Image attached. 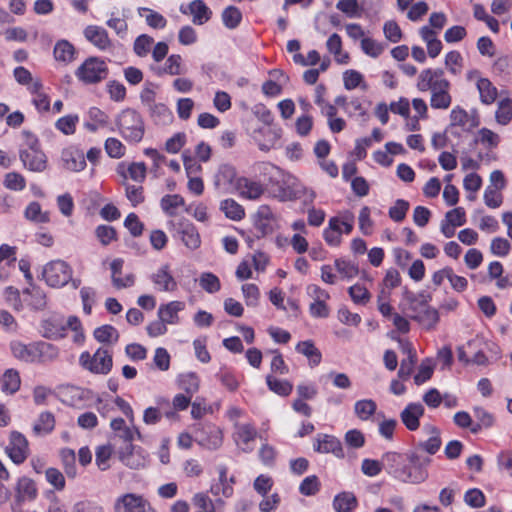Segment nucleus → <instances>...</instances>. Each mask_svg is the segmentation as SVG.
I'll return each mask as SVG.
<instances>
[{"mask_svg": "<svg viewBox=\"0 0 512 512\" xmlns=\"http://www.w3.org/2000/svg\"><path fill=\"white\" fill-rule=\"evenodd\" d=\"M424 415V407L420 403H409L400 413V418L405 427L410 431L419 428L420 418Z\"/></svg>", "mask_w": 512, "mask_h": 512, "instance_id": "28", "label": "nucleus"}, {"mask_svg": "<svg viewBox=\"0 0 512 512\" xmlns=\"http://www.w3.org/2000/svg\"><path fill=\"white\" fill-rule=\"evenodd\" d=\"M68 318L58 314H50L40 322L39 332L42 337L49 340H60L66 337Z\"/></svg>", "mask_w": 512, "mask_h": 512, "instance_id": "13", "label": "nucleus"}, {"mask_svg": "<svg viewBox=\"0 0 512 512\" xmlns=\"http://www.w3.org/2000/svg\"><path fill=\"white\" fill-rule=\"evenodd\" d=\"M79 363L85 370L94 374H108L113 366L112 355L107 349L98 348L94 354L84 351L80 354Z\"/></svg>", "mask_w": 512, "mask_h": 512, "instance_id": "8", "label": "nucleus"}, {"mask_svg": "<svg viewBox=\"0 0 512 512\" xmlns=\"http://www.w3.org/2000/svg\"><path fill=\"white\" fill-rule=\"evenodd\" d=\"M243 299L248 307H257L260 301L261 293L256 284L246 283L241 287Z\"/></svg>", "mask_w": 512, "mask_h": 512, "instance_id": "64", "label": "nucleus"}, {"mask_svg": "<svg viewBox=\"0 0 512 512\" xmlns=\"http://www.w3.org/2000/svg\"><path fill=\"white\" fill-rule=\"evenodd\" d=\"M9 348L17 360L25 363H37L36 341L26 344L20 340H13L10 342Z\"/></svg>", "mask_w": 512, "mask_h": 512, "instance_id": "24", "label": "nucleus"}, {"mask_svg": "<svg viewBox=\"0 0 512 512\" xmlns=\"http://www.w3.org/2000/svg\"><path fill=\"white\" fill-rule=\"evenodd\" d=\"M149 279L156 291L172 293L178 289V282L168 263L161 264L157 267L156 270L151 273Z\"/></svg>", "mask_w": 512, "mask_h": 512, "instance_id": "15", "label": "nucleus"}, {"mask_svg": "<svg viewBox=\"0 0 512 512\" xmlns=\"http://www.w3.org/2000/svg\"><path fill=\"white\" fill-rule=\"evenodd\" d=\"M495 118L501 125H507L511 121L512 100L510 98H503L498 102Z\"/></svg>", "mask_w": 512, "mask_h": 512, "instance_id": "63", "label": "nucleus"}, {"mask_svg": "<svg viewBox=\"0 0 512 512\" xmlns=\"http://www.w3.org/2000/svg\"><path fill=\"white\" fill-rule=\"evenodd\" d=\"M173 237L178 238L190 250H196L201 245L200 234L193 223L186 219L170 220L167 223Z\"/></svg>", "mask_w": 512, "mask_h": 512, "instance_id": "10", "label": "nucleus"}, {"mask_svg": "<svg viewBox=\"0 0 512 512\" xmlns=\"http://www.w3.org/2000/svg\"><path fill=\"white\" fill-rule=\"evenodd\" d=\"M106 25L112 29L115 34L121 39L126 38L128 34V24L126 21V16L123 13L122 17L116 15L114 12L110 14V17L106 21Z\"/></svg>", "mask_w": 512, "mask_h": 512, "instance_id": "58", "label": "nucleus"}, {"mask_svg": "<svg viewBox=\"0 0 512 512\" xmlns=\"http://www.w3.org/2000/svg\"><path fill=\"white\" fill-rule=\"evenodd\" d=\"M24 143L19 150L23 166L33 172H43L47 167V157L41 149L38 138L30 132H24Z\"/></svg>", "mask_w": 512, "mask_h": 512, "instance_id": "5", "label": "nucleus"}, {"mask_svg": "<svg viewBox=\"0 0 512 512\" xmlns=\"http://www.w3.org/2000/svg\"><path fill=\"white\" fill-rule=\"evenodd\" d=\"M3 296L5 302L16 312H21L25 309V304L23 301V290L19 291L13 286H8L4 289Z\"/></svg>", "mask_w": 512, "mask_h": 512, "instance_id": "54", "label": "nucleus"}, {"mask_svg": "<svg viewBox=\"0 0 512 512\" xmlns=\"http://www.w3.org/2000/svg\"><path fill=\"white\" fill-rule=\"evenodd\" d=\"M355 217L349 210L341 211L331 217L327 227L323 230V238L331 247H337L342 242V235H349L354 228Z\"/></svg>", "mask_w": 512, "mask_h": 512, "instance_id": "6", "label": "nucleus"}, {"mask_svg": "<svg viewBox=\"0 0 512 512\" xmlns=\"http://www.w3.org/2000/svg\"><path fill=\"white\" fill-rule=\"evenodd\" d=\"M313 448L318 453H331L337 458L344 457L341 441L333 435L318 434L314 438Z\"/></svg>", "mask_w": 512, "mask_h": 512, "instance_id": "20", "label": "nucleus"}, {"mask_svg": "<svg viewBox=\"0 0 512 512\" xmlns=\"http://www.w3.org/2000/svg\"><path fill=\"white\" fill-rule=\"evenodd\" d=\"M75 75L85 84L99 83L108 76V66L98 57H89L77 68Z\"/></svg>", "mask_w": 512, "mask_h": 512, "instance_id": "9", "label": "nucleus"}, {"mask_svg": "<svg viewBox=\"0 0 512 512\" xmlns=\"http://www.w3.org/2000/svg\"><path fill=\"white\" fill-rule=\"evenodd\" d=\"M16 82L27 88L29 92H37L38 89H42V83L40 79L33 78L31 72L23 66H18L13 71Z\"/></svg>", "mask_w": 512, "mask_h": 512, "instance_id": "32", "label": "nucleus"}, {"mask_svg": "<svg viewBox=\"0 0 512 512\" xmlns=\"http://www.w3.org/2000/svg\"><path fill=\"white\" fill-rule=\"evenodd\" d=\"M55 427L54 415L50 412H42L33 425V430L37 435H47Z\"/></svg>", "mask_w": 512, "mask_h": 512, "instance_id": "53", "label": "nucleus"}, {"mask_svg": "<svg viewBox=\"0 0 512 512\" xmlns=\"http://www.w3.org/2000/svg\"><path fill=\"white\" fill-rule=\"evenodd\" d=\"M327 50L333 54L334 59L339 64H347L349 62V54L342 50V40L337 33L330 35L326 42Z\"/></svg>", "mask_w": 512, "mask_h": 512, "instance_id": "40", "label": "nucleus"}, {"mask_svg": "<svg viewBox=\"0 0 512 512\" xmlns=\"http://www.w3.org/2000/svg\"><path fill=\"white\" fill-rule=\"evenodd\" d=\"M348 293L352 301L357 305H365L371 299V294L368 288L360 282H357L349 287Z\"/></svg>", "mask_w": 512, "mask_h": 512, "instance_id": "60", "label": "nucleus"}, {"mask_svg": "<svg viewBox=\"0 0 512 512\" xmlns=\"http://www.w3.org/2000/svg\"><path fill=\"white\" fill-rule=\"evenodd\" d=\"M228 469L224 465L218 467V480L219 482L211 486V493L215 496L222 495L225 498H230L233 495L234 477L228 478Z\"/></svg>", "mask_w": 512, "mask_h": 512, "instance_id": "29", "label": "nucleus"}, {"mask_svg": "<svg viewBox=\"0 0 512 512\" xmlns=\"http://www.w3.org/2000/svg\"><path fill=\"white\" fill-rule=\"evenodd\" d=\"M334 267L342 279L351 280L360 274L359 266L345 258L336 259Z\"/></svg>", "mask_w": 512, "mask_h": 512, "instance_id": "44", "label": "nucleus"}, {"mask_svg": "<svg viewBox=\"0 0 512 512\" xmlns=\"http://www.w3.org/2000/svg\"><path fill=\"white\" fill-rule=\"evenodd\" d=\"M362 52L371 58H378L385 51V44L372 37L366 36L360 42Z\"/></svg>", "mask_w": 512, "mask_h": 512, "instance_id": "52", "label": "nucleus"}, {"mask_svg": "<svg viewBox=\"0 0 512 512\" xmlns=\"http://www.w3.org/2000/svg\"><path fill=\"white\" fill-rule=\"evenodd\" d=\"M180 11L183 14H190L192 16V22L196 25H203L208 22L211 18L212 11L204 3L203 0H193L187 8L183 5L180 7Z\"/></svg>", "mask_w": 512, "mask_h": 512, "instance_id": "27", "label": "nucleus"}, {"mask_svg": "<svg viewBox=\"0 0 512 512\" xmlns=\"http://www.w3.org/2000/svg\"><path fill=\"white\" fill-rule=\"evenodd\" d=\"M116 173L121 178L122 184H128V180L143 183L147 175V167L144 162H119Z\"/></svg>", "mask_w": 512, "mask_h": 512, "instance_id": "16", "label": "nucleus"}, {"mask_svg": "<svg viewBox=\"0 0 512 512\" xmlns=\"http://www.w3.org/2000/svg\"><path fill=\"white\" fill-rule=\"evenodd\" d=\"M36 494L37 489L35 483L31 479L27 477L19 479L17 483V495L20 500H32L36 497Z\"/></svg>", "mask_w": 512, "mask_h": 512, "instance_id": "59", "label": "nucleus"}, {"mask_svg": "<svg viewBox=\"0 0 512 512\" xmlns=\"http://www.w3.org/2000/svg\"><path fill=\"white\" fill-rule=\"evenodd\" d=\"M37 363H49L58 359L60 355L59 348L49 342L36 341Z\"/></svg>", "mask_w": 512, "mask_h": 512, "instance_id": "37", "label": "nucleus"}, {"mask_svg": "<svg viewBox=\"0 0 512 512\" xmlns=\"http://www.w3.org/2000/svg\"><path fill=\"white\" fill-rule=\"evenodd\" d=\"M451 126L460 127L463 131H469L477 126V121L460 106H456L450 113Z\"/></svg>", "mask_w": 512, "mask_h": 512, "instance_id": "31", "label": "nucleus"}, {"mask_svg": "<svg viewBox=\"0 0 512 512\" xmlns=\"http://www.w3.org/2000/svg\"><path fill=\"white\" fill-rule=\"evenodd\" d=\"M114 512H157L150 502L138 493L127 492L117 496L113 503Z\"/></svg>", "mask_w": 512, "mask_h": 512, "instance_id": "11", "label": "nucleus"}, {"mask_svg": "<svg viewBox=\"0 0 512 512\" xmlns=\"http://www.w3.org/2000/svg\"><path fill=\"white\" fill-rule=\"evenodd\" d=\"M423 432L427 434L428 438L426 440L420 441L418 445L422 450L433 455L440 449L441 446L440 433L434 426L431 425L424 426Z\"/></svg>", "mask_w": 512, "mask_h": 512, "instance_id": "35", "label": "nucleus"}, {"mask_svg": "<svg viewBox=\"0 0 512 512\" xmlns=\"http://www.w3.org/2000/svg\"><path fill=\"white\" fill-rule=\"evenodd\" d=\"M233 439L237 447L243 452H251L257 432L255 427L250 423L234 424Z\"/></svg>", "mask_w": 512, "mask_h": 512, "instance_id": "18", "label": "nucleus"}, {"mask_svg": "<svg viewBox=\"0 0 512 512\" xmlns=\"http://www.w3.org/2000/svg\"><path fill=\"white\" fill-rule=\"evenodd\" d=\"M195 441L206 449L217 450L223 443V432L214 424H200L195 427Z\"/></svg>", "mask_w": 512, "mask_h": 512, "instance_id": "14", "label": "nucleus"}, {"mask_svg": "<svg viewBox=\"0 0 512 512\" xmlns=\"http://www.w3.org/2000/svg\"><path fill=\"white\" fill-rule=\"evenodd\" d=\"M23 301L25 309L32 311H41L47 306L46 293L40 287L34 285L23 289Z\"/></svg>", "mask_w": 512, "mask_h": 512, "instance_id": "25", "label": "nucleus"}, {"mask_svg": "<svg viewBox=\"0 0 512 512\" xmlns=\"http://www.w3.org/2000/svg\"><path fill=\"white\" fill-rule=\"evenodd\" d=\"M83 33L86 40L101 51L110 50L113 46L108 32L101 26L89 25Z\"/></svg>", "mask_w": 512, "mask_h": 512, "instance_id": "22", "label": "nucleus"}, {"mask_svg": "<svg viewBox=\"0 0 512 512\" xmlns=\"http://www.w3.org/2000/svg\"><path fill=\"white\" fill-rule=\"evenodd\" d=\"M177 385L186 394L193 396L200 388V379L195 372L181 373L177 377Z\"/></svg>", "mask_w": 512, "mask_h": 512, "instance_id": "39", "label": "nucleus"}, {"mask_svg": "<svg viewBox=\"0 0 512 512\" xmlns=\"http://www.w3.org/2000/svg\"><path fill=\"white\" fill-rule=\"evenodd\" d=\"M235 192L243 198L256 200L263 194L264 187L259 181L247 177H239Z\"/></svg>", "mask_w": 512, "mask_h": 512, "instance_id": "30", "label": "nucleus"}, {"mask_svg": "<svg viewBox=\"0 0 512 512\" xmlns=\"http://www.w3.org/2000/svg\"><path fill=\"white\" fill-rule=\"evenodd\" d=\"M149 110L152 119L158 125H168L174 119L172 111L163 103H152Z\"/></svg>", "mask_w": 512, "mask_h": 512, "instance_id": "43", "label": "nucleus"}, {"mask_svg": "<svg viewBox=\"0 0 512 512\" xmlns=\"http://www.w3.org/2000/svg\"><path fill=\"white\" fill-rule=\"evenodd\" d=\"M137 13L145 19L146 24L153 29H164L167 19L159 12L147 7H139Z\"/></svg>", "mask_w": 512, "mask_h": 512, "instance_id": "41", "label": "nucleus"}, {"mask_svg": "<svg viewBox=\"0 0 512 512\" xmlns=\"http://www.w3.org/2000/svg\"><path fill=\"white\" fill-rule=\"evenodd\" d=\"M253 171L256 175L267 182L274 181L281 174V170L276 165L267 161L255 163L253 165Z\"/></svg>", "mask_w": 512, "mask_h": 512, "instance_id": "47", "label": "nucleus"}, {"mask_svg": "<svg viewBox=\"0 0 512 512\" xmlns=\"http://www.w3.org/2000/svg\"><path fill=\"white\" fill-rule=\"evenodd\" d=\"M430 300L431 296L425 291L406 292L404 295L405 309L410 313V317L425 330L435 329L440 319L437 309L429 305Z\"/></svg>", "mask_w": 512, "mask_h": 512, "instance_id": "3", "label": "nucleus"}, {"mask_svg": "<svg viewBox=\"0 0 512 512\" xmlns=\"http://www.w3.org/2000/svg\"><path fill=\"white\" fill-rule=\"evenodd\" d=\"M93 335L100 343L114 344L119 339V333L112 325H102L96 328Z\"/></svg>", "mask_w": 512, "mask_h": 512, "instance_id": "57", "label": "nucleus"}, {"mask_svg": "<svg viewBox=\"0 0 512 512\" xmlns=\"http://www.w3.org/2000/svg\"><path fill=\"white\" fill-rule=\"evenodd\" d=\"M273 220V213L268 206H261L255 218V227L263 234L272 231L271 221Z\"/></svg>", "mask_w": 512, "mask_h": 512, "instance_id": "55", "label": "nucleus"}, {"mask_svg": "<svg viewBox=\"0 0 512 512\" xmlns=\"http://www.w3.org/2000/svg\"><path fill=\"white\" fill-rule=\"evenodd\" d=\"M73 276L72 267L64 260L49 261L42 268V279L52 288H62L67 285Z\"/></svg>", "mask_w": 512, "mask_h": 512, "instance_id": "7", "label": "nucleus"}, {"mask_svg": "<svg viewBox=\"0 0 512 512\" xmlns=\"http://www.w3.org/2000/svg\"><path fill=\"white\" fill-rule=\"evenodd\" d=\"M127 449H130V451L120 455V460L124 465L132 469H140L146 466L147 458L140 448H135L128 444Z\"/></svg>", "mask_w": 512, "mask_h": 512, "instance_id": "33", "label": "nucleus"}, {"mask_svg": "<svg viewBox=\"0 0 512 512\" xmlns=\"http://www.w3.org/2000/svg\"><path fill=\"white\" fill-rule=\"evenodd\" d=\"M376 410L377 404L372 399H361L354 404V413L362 421L369 420Z\"/></svg>", "mask_w": 512, "mask_h": 512, "instance_id": "51", "label": "nucleus"}, {"mask_svg": "<svg viewBox=\"0 0 512 512\" xmlns=\"http://www.w3.org/2000/svg\"><path fill=\"white\" fill-rule=\"evenodd\" d=\"M429 459L420 462L415 453L408 455L387 452L382 456L383 468L394 479L403 483L420 484L428 478L426 465Z\"/></svg>", "mask_w": 512, "mask_h": 512, "instance_id": "1", "label": "nucleus"}, {"mask_svg": "<svg viewBox=\"0 0 512 512\" xmlns=\"http://www.w3.org/2000/svg\"><path fill=\"white\" fill-rule=\"evenodd\" d=\"M110 427L120 438L129 443L134 439L135 434L139 435L134 423L127 425L122 418L113 419Z\"/></svg>", "mask_w": 512, "mask_h": 512, "instance_id": "45", "label": "nucleus"}, {"mask_svg": "<svg viewBox=\"0 0 512 512\" xmlns=\"http://www.w3.org/2000/svg\"><path fill=\"white\" fill-rule=\"evenodd\" d=\"M219 208L228 219L233 221H240L245 216V210L242 205L231 198L221 201Z\"/></svg>", "mask_w": 512, "mask_h": 512, "instance_id": "46", "label": "nucleus"}, {"mask_svg": "<svg viewBox=\"0 0 512 512\" xmlns=\"http://www.w3.org/2000/svg\"><path fill=\"white\" fill-rule=\"evenodd\" d=\"M75 47L67 40H60L55 44V60L63 64H68L75 59Z\"/></svg>", "mask_w": 512, "mask_h": 512, "instance_id": "42", "label": "nucleus"}, {"mask_svg": "<svg viewBox=\"0 0 512 512\" xmlns=\"http://www.w3.org/2000/svg\"><path fill=\"white\" fill-rule=\"evenodd\" d=\"M160 205L165 214L174 216L185 206V201L179 194H168L162 197Z\"/></svg>", "mask_w": 512, "mask_h": 512, "instance_id": "49", "label": "nucleus"}, {"mask_svg": "<svg viewBox=\"0 0 512 512\" xmlns=\"http://www.w3.org/2000/svg\"><path fill=\"white\" fill-rule=\"evenodd\" d=\"M224 26L228 29H235L242 21V13L235 6L226 7L221 15Z\"/></svg>", "mask_w": 512, "mask_h": 512, "instance_id": "62", "label": "nucleus"}, {"mask_svg": "<svg viewBox=\"0 0 512 512\" xmlns=\"http://www.w3.org/2000/svg\"><path fill=\"white\" fill-rule=\"evenodd\" d=\"M108 115L97 107H90L87 111V119L84 122V127L90 131L95 132L103 128L108 123Z\"/></svg>", "mask_w": 512, "mask_h": 512, "instance_id": "34", "label": "nucleus"}, {"mask_svg": "<svg viewBox=\"0 0 512 512\" xmlns=\"http://www.w3.org/2000/svg\"><path fill=\"white\" fill-rule=\"evenodd\" d=\"M266 384L269 390L283 397L290 395L293 390V385L288 380L278 379L272 375L266 376Z\"/></svg>", "mask_w": 512, "mask_h": 512, "instance_id": "56", "label": "nucleus"}, {"mask_svg": "<svg viewBox=\"0 0 512 512\" xmlns=\"http://www.w3.org/2000/svg\"><path fill=\"white\" fill-rule=\"evenodd\" d=\"M61 162L65 169L72 172L83 171L86 167L83 151L74 145H70L62 150Z\"/></svg>", "mask_w": 512, "mask_h": 512, "instance_id": "19", "label": "nucleus"}, {"mask_svg": "<svg viewBox=\"0 0 512 512\" xmlns=\"http://www.w3.org/2000/svg\"><path fill=\"white\" fill-rule=\"evenodd\" d=\"M21 384L19 372L15 369H7L1 378V387L7 394L16 393Z\"/></svg>", "mask_w": 512, "mask_h": 512, "instance_id": "50", "label": "nucleus"}, {"mask_svg": "<svg viewBox=\"0 0 512 512\" xmlns=\"http://www.w3.org/2000/svg\"><path fill=\"white\" fill-rule=\"evenodd\" d=\"M295 350L308 359L309 365L311 367L319 365L322 360L321 352L318 348H316L311 340L299 342L296 345Z\"/></svg>", "mask_w": 512, "mask_h": 512, "instance_id": "38", "label": "nucleus"}, {"mask_svg": "<svg viewBox=\"0 0 512 512\" xmlns=\"http://www.w3.org/2000/svg\"><path fill=\"white\" fill-rule=\"evenodd\" d=\"M6 452L15 464L23 463L28 456V442L26 438L19 432H12Z\"/></svg>", "mask_w": 512, "mask_h": 512, "instance_id": "21", "label": "nucleus"}, {"mask_svg": "<svg viewBox=\"0 0 512 512\" xmlns=\"http://www.w3.org/2000/svg\"><path fill=\"white\" fill-rule=\"evenodd\" d=\"M185 309L183 301L174 300L165 304H161L158 308V318L166 323V325H177L180 323L179 313Z\"/></svg>", "mask_w": 512, "mask_h": 512, "instance_id": "26", "label": "nucleus"}, {"mask_svg": "<svg viewBox=\"0 0 512 512\" xmlns=\"http://www.w3.org/2000/svg\"><path fill=\"white\" fill-rule=\"evenodd\" d=\"M416 86L421 92L431 91L432 108L445 110L451 105L450 82L445 78L443 70L432 68L422 70Z\"/></svg>", "mask_w": 512, "mask_h": 512, "instance_id": "2", "label": "nucleus"}, {"mask_svg": "<svg viewBox=\"0 0 512 512\" xmlns=\"http://www.w3.org/2000/svg\"><path fill=\"white\" fill-rule=\"evenodd\" d=\"M124 260L116 258L110 263L111 281L115 288L123 289L132 287L135 283V275L131 272L123 273Z\"/></svg>", "mask_w": 512, "mask_h": 512, "instance_id": "23", "label": "nucleus"}, {"mask_svg": "<svg viewBox=\"0 0 512 512\" xmlns=\"http://www.w3.org/2000/svg\"><path fill=\"white\" fill-rule=\"evenodd\" d=\"M78 123L79 116L77 114H69L59 118L55 123V128L64 135H73Z\"/></svg>", "mask_w": 512, "mask_h": 512, "instance_id": "61", "label": "nucleus"}, {"mask_svg": "<svg viewBox=\"0 0 512 512\" xmlns=\"http://www.w3.org/2000/svg\"><path fill=\"white\" fill-rule=\"evenodd\" d=\"M356 506V497L351 492H342L334 497L333 508L336 512H352Z\"/></svg>", "mask_w": 512, "mask_h": 512, "instance_id": "48", "label": "nucleus"}, {"mask_svg": "<svg viewBox=\"0 0 512 512\" xmlns=\"http://www.w3.org/2000/svg\"><path fill=\"white\" fill-rule=\"evenodd\" d=\"M282 137V129L279 126L271 124L255 128L251 133V138L258 146L259 150L268 152L278 147Z\"/></svg>", "mask_w": 512, "mask_h": 512, "instance_id": "12", "label": "nucleus"}, {"mask_svg": "<svg viewBox=\"0 0 512 512\" xmlns=\"http://www.w3.org/2000/svg\"><path fill=\"white\" fill-rule=\"evenodd\" d=\"M214 185L221 193H234L238 185L235 168L228 164L221 165L215 175Z\"/></svg>", "mask_w": 512, "mask_h": 512, "instance_id": "17", "label": "nucleus"}, {"mask_svg": "<svg viewBox=\"0 0 512 512\" xmlns=\"http://www.w3.org/2000/svg\"><path fill=\"white\" fill-rule=\"evenodd\" d=\"M481 103L491 105L498 96L497 88L488 78H479L476 82Z\"/></svg>", "mask_w": 512, "mask_h": 512, "instance_id": "36", "label": "nucleus"}, {"mask_svg": "<svg viewBox=\"0 0 512 512\" xmlns=\"http://www.w3.org/2000/svg\"><path fill=\"white\" fill-rule=\"evenodd\" d=\"M119 134L130 144L139 143L145 134V123L134 109H124L115 118Z\"/></svg>", "mask_w": 512, "mask_h": 512, "instance_id": "4", "label": "nucleus"}]
</instances>
